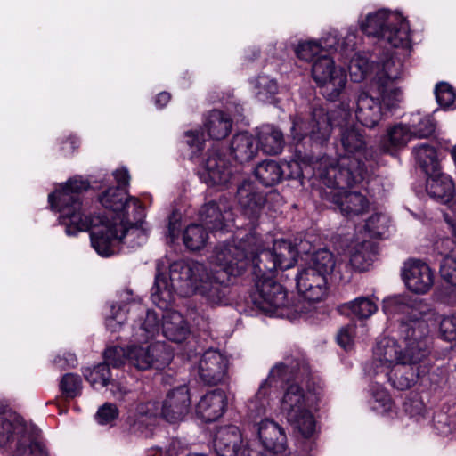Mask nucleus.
Segmentation results:
<instances>
[{
    "label": "nucleus",
    "instance_id": "obj_34",
    "mask_svg": "<svg viewBox=\"0 0 456 456\" xmlns=\"http://www.w3.org/2000/svg\"><path fill=\"white\" fill-rule=\"evenodd\" d=\"M255 175L265 186H273L281 181L285 169L274 160H266L256 166Z\"/></svg>",
    "mask_w": 456,
    "mask_h": 456
},
{
    "label": "nucleus",
    "instance_id": "obj_48",
    "mask_svg": "<svg viewBox=\"0 0 456 456\" xmlns=\"http://www.w3.org/2000/svg\"><path fill=\"white\" fill-rule=\"evenodd\" d=\"M61 387L68 396L74 397L80 393L82 382L79 376L68 373L62 377Z\"/></svg>",
    "mask_w": 456,
    "mask_h": 456
},
{
    "label": "nucleus",
    "instance_id": "obj_38",
    "mask_svg": "<svg viewBox=\"0 0 456 456\" xmlns=\"http://www.w3.org/2000/svg\"><path fill=\"white\" fill-rule=\"evenodd\" d=\"M367 332L368 330L365 324L350 323L338 330L337 341L341 347L349 350L356 341L363 339Z\"/></svg>",
    "mask_w": 456,
    "mask_h": 456
},
{
    "label": "nucleus",
    "instance_id": "obj_56",
    "mask_svg": "<svg viewBox=\"0 0 456 456\" xmlns=\"http://www.w3.org/2000/svg\"><path fill=\"white\" fill-rule=\"evenodd\" d=\"M79 146V140L76 136H70L63 143L62 150L66 152H71Z\"/></svg>",
    "mask_w": 456,
    "mask_h": 456
},
{
    "label": "nucleus",
    "instance_id": "obj_57",
    "mask_svg": "<svg viewBox=\"0 0 456 456\" xmlns=\"http://www.w3.org/2000/svg\"><path fill=\"white\" fill-rule=\"evenodd\" d=\"M170 94L167 92L159 93L155 98V105L158 108L165 107L170 101Z\"/></svg>",
    "mask_w": 456,
    "mask_h": 456
},
{
    "label": "nucleus",
    "instance_id": "obj_49",
    "mask_svg": "<svg viewBox=\"0 0 456 456\" xmlns=\"http://www.w3.org/2000/svg\"><path fill=\"white\" fill-rule=\"evenodd\" d=\"M118 416L117 406L110 403H106L101 406L96 414L95 419L100 425L111 424Z\"/></svg>",
    "mask_w": 456,
    "mask_h": 456
},
{
    "label": "nucleus",
    "instance_id": "obj_40",
    "mask_svg": "<svg viewBox=\"0 0 456 456\" xmlns=\"http://www.w3.org/2000/svg\"><path fill=\"white\" fill-rule=\"evenodd\" d=\"M359 319H367L378 310L376 302L369 297H359L345 305Z\"/></svg>",
    "mask_w": 456,
    "mask_h": 456
},
{
    "label": "nucleus",
    "instance_id": "obj_58",
    "mask_svg": "<svg viewBox=\"0 0 456 456\" xmlns=\"http://www.w3.org/2000/svg\"><path fill=\"white\" fill-rule=\"evenodd\" d=\"M158 452H159V454H163V449L162 448H156L155 449Z\"/></svg>",
    "mask_w": 456,
    "mask_h": 456
},
{
    "label": "nucleus",
    "instance_id": "obj_7",
    "mask_svg": "<svg viewBox=\"0 0 456 456\" xmlns=\"http://www.w3.org/2000/svg\"><path fill=\"white\" fill-rule=\"evenodd\" d=\"M383 311L389 317L403 315L398 318L400 324L421 326L427 329L425 340L428 343V333L436 328L440 336L448 341L456 340V314L451 316L441 315L426 304L423 300L412 298L408 295H395L388 297L383 301Z\"/></svg>",
    "mask_w": 456,
    "mask_h": 456
},
{
    "label": "nucleus",
    "instance_id": "obj_3",
    "mask_svg": "<svg viewBox=\"0 0 456 456\" xmlns=\"http://www.w3.org/2000/svg\"><path fill=\"white\" fill-rule=\"evenodd\" d=\"M400 324L398 338L384 337L378 340L369 375L387 380L397 390L413 387L429 370L425 363L429 350L425 340L427 329Z\"/></svg>",
    "mask_w": 456,
    "mask_h": 456
},
{
    "label": "nucleus",
    "instance_id": "obj_59",
    "mask_svg": "<svg viewBox=\"0 0 456 456\" xmlns=\"http://www.w3.org/2000/svg\"><path fill=\"white\" fill-rule=\"evenodd\" d=\"M424 127H425V125H424V124H421V125H419V126H418V128H421V129H423Z\"/></svg>",
    "mask_w": 456,
    "mask_h": 456
},
{
    "label": "nucleus",
    "instance_id": "obj_55",
    "mask_svg": "<svg viewBox=\"0 0 456 456\" xmlns=\"http://www.w3.org/2000/svg\"><path fill=\"white\" fill-rule=\"evenodd\" d=\"M182 444L177 439H172L168 444V447L165 449V454L167 456H176L181 449Z\"/></svg>",
    "mask_w": 456,
    "mask_h": 456
},
{
    "label": "nucleus",
    "instance_id": "obj_28",
    "mask_svg": "<svg viewBox=\"0 0 456 456\" xmlns=\"http://www.w3.org/2000/svg\"><path fill=\"white\" fill-rule=\"evenodd\" d=\"M237 199L246 215H256L265 203L264 195L256 186L248 180L244 181L238 188Z\"/></svg>",
    "mask_w": 456,
    "mask_h": 456
},
{
    "label": "nucleus",
    "instance_id": "obj_46",
    "mask_svg": "<svg viewBox=\"0 0 456 456\" xmlns=\"http://www.w3.org/2000/svg\"><path fill=\"white\" fill-rule=\"evenodd\" d=\"M435 94L438 105L444 110H449L453 106L455 93L448 83L441 82L437 84Z\"/></svg>",
    "mask_w": 456,
    "mask_h": 456
},
{
    "label": "nucleus",
    "instance_id": "obj_6",
    "mask_svg": "<svg viewBox=\"0 0 456 456\" xmlns=\"http://www.w3.org/2000/svg\"><path fill=\"white\" fill-rule=\"evenodd\" d=\"M297 254L296 247L285 240H275L272 249H265L256 234L250 233L241 239L239 245L229 243L216 247L210 263L219 268L217 271L226 283L229 276L240 275L250 265L255 270L256 263L271 274H274L278 268H291L297 262Z\"/></svg>",
    "mask_w": 456,
    "mask_h": 456
},
{
    "label": "nucleus",
    "instance_id": "obj_32",
    "mask_svg": "<svg viewBox=\"0 0 456 456\" xmlns=\"http://www.w3.org/2000/svg\"><path fill=\"white\" fill-rule=\"evenodd\" d=\"M257 142L263 151L270 155L280 153L284 145L282 133L270 125L263 126L260 128Z\"/></svg>",
    "mask_w": 456,
    "mask_h": 456
},
{
    "label": "nucleus",
    "instance_id": "obj_43",
    "mask_svg": "<svg viewBox=\"0 0 456 456\" xmlns=\"http://www.w3.org/2000/svg\"><path fill=\"white\" fill-rule=\"evenodd\" d=\"M183 142L188 147L186 152L188 158L194 160L199 158L200 153L204 149L203 133L200 128L187 130L183 135Z\"/></svg>",
    "mask_w": 456,
    "mask_h": 456
},
{
    "label": "nucleus",
    "instance_id": "obj_51",
    "mask_svg": "<svg viewBox=\"0 0 456 456\" xmlns=\"http://www.w3.org/2000/svg\"><path fill=\"white\" fill-rule=\"evenodd\" d=\"M320 43H322V49L330 50L336 49L338 50L340 37L338 31L336 29H330L325 31L322 36L317 39Z\"/></svg>",
    "mask_w": 456,
    "mask_h": 456
},
{
    "label": "nucleus",
    "instance_id": "obj_2",
    "mask_svg": "<svg viewBox=\"0 0 456 456\" xmlns=\"http://www.w3.org/2000/svg\"><path fill=\"white\" fill-rule=\"evenodd\" d=\"M158 273L151 289V300L162 313L163 335L175 343L184 341L190 329L184 317L172 308L175 294L183 297L199 295L211 306L226 305L230 302V289L218 271L209 272L199 262L176 261L169 265L168 274Z\"/></svg>",
    "mask_w": 456,
    "mask_h": 456
},
{
    "label": "nucleus",
    "instance_id": "obj_14",
    "mask_svg": "<svg viewBox=\"0 0 456 456\" xmlns=\"http://www.w3.org/2000/svg\"><path fill=\"white\" fill-rule=\"evenodd\" d=\"M403 77V65L395 58L384 61L382 69L372 77L371 86L377 89L385 110H395L403 101V88L397 86Z\"/></svg>",
    "mask_w": 456,
    "mask_h": 456
},
{
    "label": "nucleus",
    "instance_id": "obj_44",
    "mask_svg": "<svg viewBox=\"0 0 456 456\" xmlns=\"http://www.w3.org/2000/svg\"><path fill=\"white\" fill-rule=\"evenodd\" d=\"M319 160L313 163V167L311 165L302 163L300 164L297 160H291L289 162H286L282 165L283 168L286 167L289 170V173L285 175L292 178L304 177L306 176L311 170H313L314 175L320 179L319 175Z\"/></svg>",
    "mask_w": 456,
    "mask_h": 456
},
{
    "label": "nucleus",
    "instance_id": "obj_27",
    "mask_svg": "<svg viewBox=\"0 0 456 456\" xmlns=\"http://www.w3.org/2000/svg\"><path fill=\"white\" fill-rule=\"evenodd\" d=\"M349 261L351 265L358 271H366L371 265L376 249L373 243L367 239H356L349 246Z\"/></svg>",
    "mask_w": 456,
    "mask_h": 456
},
{
    "label": "nucleus",
    "instance_id": "obj_15",
    "mask_svg": "<svg viewBox=\"0 0 456 456\" xmlns=\"http://www.w3.org/2000/svg\"><path fill=\"white\" fill-rule=\"evenodd\" d=\"M436 124L428 115L419 112L411 116L409 126L397 124L387 130V135L381 141L384 151L393 154V151L404 147L412 138H426L435 131Z\"/></svg>",
    "mask_w": 456,
    "mask_h": 456
},
{
    "label": "nucleus",
    "instance_id": "obj_22",
    "mask_svg": "<svg viewBox=\"0 0 456 456\" xmlns=\"http://www.w3.org/2000/svg\"><path fill=\"white\" fill-rule=\"evenodd\" d=\"M228 405V397L223 389L216 388L204 394L195 406L196 416L205 422L221 418Z\"/></svg>",
    "mask_w": 456,
    "mask_h": 456
},
{
    "label": "nucleus",
    "instance_id": "obj_30",
    "mask_svg": "<svg viewBox=\"0 0 456 456\" xmlns=\"http://www.w3.org/2000/svg\"><path fill=\"white\" fill-rule=\"evenodd\" d=\"M452 229L455 241L449 239L443 240L437 245V248H445L441 251V254L444 255L440 267L441 276L448 283L456 286V226Z\"/></svg>",
    "mask_w": 456,
    "mask_h": 456
},
{
    "label": "nucleus",
    "instance_id": "obj_41",
    "mask_svg": "<svg viewBox=\"0 0 456 456\" xmlns=\"http://www.w3.org/2000/svg\"><path fill=\"white\" fill-rule=\"evenodd\" d=\"M322 43L317 39L300 41L295 48L297 57L304 61L314 62L322 54Z\"/></svg>",
    "mask_w": 456,
    "mask_h": 456
},
{
    "label": "nucleus",
    "instance_id": "obj_10",
    "mask_svg": "<svg viewBox=\"0 0 456 456\" xmlns=\"http://www.w3.org/2000/svg\"><path fill=\"white\" fill-rule=\"evenodd\" d=\"M191 410V395L187 386H180L168 391L159 405L156 402H148L137 405L131 419V429L134 433L148 437L152 434L159 417L169 423H177L185 419Z\"/></svg>",
    "mask_w": 456,
    "mask_h": 456
},
{
    "label": "nucleus",
    "instance_id": "obj_36",
    "mask_svg": "<svg viewBox=\"0 0 456 456\" xmlns=\"http://www.w3.org/2000/svg\"><path fill=\"white\" fill-rule=\"evenodd\" d=\"M416 161L426 174H433L438 172L440 164L437 158L436 151L434 147L428 143L416 146L413 149Z\"/></svg>",
    "mask_w": 456,
    "mask_h": 456
},
{
    "label": "nucleus",
    "instance_id": "obj_13",
    "mask_svg": "<svg viewBox=\"0 0 456 456\" xmlns=\"http://www.w3.org/2000/svg\"><path fill=\"white\" fill-rule=\"evenodd\" d=\"M337 159L323 156L319 163L322 159L328 158L337 167L338 173H340V170L342 173H347L348 169L354 172H367L363 160H367L370 154L363 136L354 126L342 130L340 147L337 148Z\"/></svg>",
    "mask_w": 456,
    "mask_h": 456
},
{
    "label": "nucleus",
    "instance_id": "obj_19",
    "mask_svg": "<svg viewBox=\"0 0 456 456\" xmlns=\"http://www.w3.org/2000/svg\"><path fill=\"white\" fill-rule=\"evenodd\" d=\"M255 432L265 449L257 456H286L288 439L285 428L269 418L255 422Z\"/></svg>",
    "mask_w": 456,
    "mask_h": 456
},
{
    "label": "nucleus",
    "instance_id": "obj_35",
    "mask_svg": "<svg viewBox=\"0 0 456 456\" xmlns=\"http://www.w3.org/2000/svg\"><path fill=\"white\" fill-rule=\"evenodd\" d=\"M23 430V427L13 413L5 409L0 401V445L6 444L14 434Z\"/></svg>",
    "mask_w": 456,
    "mask_h": 456
},
{
    "label": "nucleus",
    "instance_id": "obj_31",
    "mask_svg": "<svg viewBox=\"0 0 456 456\" xmlns=\"http://www.w3.org/2000/svg\"><path fill=\"white\" fill-rule=\"evenodd\" d=\"M204 127L210 138L222 140L231 133L232 120L228 114L214 110L207 115Z\"/></svg>",
    "mask_w": 456,
    "mask_h": 456
},
{
    "label": "nucleus",
    "instance_id": "obj_21",
    "mask_svg": "<svg viewBox=\"0 0 456 456\" xmlns=\"http://www.w3.org/2000/svg\"><path fill=\"white\" fill-rule=\"evenodd\" d=\"M199 218L201 224L212 232L228 230L232 227L234 222L230 207L223 201L218 204L210 201L202 206Z\"/></svg>",
    "mask_w": 456,
    "mask_h": 456
},
{
    "label": "nucleus",
    "instance_id": "obj_47",
    "mask_svg": "<svg viewBox=\"0 0 456 456\" xmlns=\"http://www.w3.org/2000/svg\"><path fill=\"white\" fill-rule=\"evenodd\" d=\"M359 42L357 30L355 28H348L346 34L340 37L338 51L341 55L349 58L355 53V47Z\"/></svg>",
    "mask_w": 456,
    "mask_h": 456
},
{
    "label": "nucleus",
    "instance_id": "obj_37",
    "mask_svg": "<svg viewBox=\"0 0 456 456\" xmlns=\"http://www.w3.org/2000/svg\"><path fill=\"white\" fill-rule=\"evenodd\" d=\"M251 85L255 97L262 102H271L279 91L276 80L267 75L256 77Z\"/></svg>",
    "mask_w": 456,
    "mask_h": 456
},
{
    "label": "nucleus",
    "instance_id": "obj_26",
    "mask_svg": "<svg viewBox=\"0 0 456 456\" xmlns=\"http://www.w3.org/2000/svg\"><path fill=\"white\" fill-rule=\"evenodd\" d=\"M110 366H112V364L108 363L104 359L103 363L95 365L93 368H86L83 370L84 377L94 389H99L110 384V390L113 395L121 396L126 393V390L122 386H116L114 381L110 379Z\"/></svg>",
    "mask_w": 456,
    "mask_h": 456
},
{
    "label": "nucleus",
    "instance_id": "obj_33",
    "mask_svg": "<svg viewBox=\"0 0 456 456\" xmlns=\"http://www.w3.org/2000/svg\"><path fill=\"white\" fill-rule=\"evenodd\" d=\"M377 379L370 387V405L372 411L380 415H390L394 410V403L389 393Z\"/></svg>",
    "mask_w": 456,
    "mask_h": 456
},
{
    "label": "nucleus",
    "instance_id": "obj_18",
    "mask_svg": "<svg viewBox=\"0 0 456 456\" xmlns=\"http://www.w3.org/2000/svg\"><path fill=\"white\" fill-rule=\"evenodd\" d=\"M426 175H428L427 191L428 195L446 206V209L444 210V219L452 228L456 227L455 186L453 181L449 175L442 173L440 169H438V172Z\"/></svg>",
    "mask_w": 456,
    "mask_h": 456
},
{
    "label": "nucleus",
    "instance_id": "obj_60",
    "mask_svg": "<svg viewBox=\"0 0 456 456\" xmlns=\"http://www.w3.org/2000/svg\"><path fill=\"white\" fill-rule=\"evenodd\" d=\"M147 456H152V455H151V452H148V454H147Z\"/></svg>",
    "mask_w": 456,
    "mask_h": 456
},
{
    "label": "nucleus",
    "instance_id": "obj_5",
    "mask_svg": "<svg viewBox=\"0 0 456 456\" xmlns=\"http://www.w3.org/2000/svg\"><path fill=\"white\" fill-rule=\"evenodd\" d=\"M312 77L327 100H340L338 110L328 115L324 109L315 108L312 113V125L297 116L292 121L291 136L297 143L309 135L313 141L323 142L328 140L333 126H346L351 117L352 106L346 102L347 76L343 67L337 65L329 54L322 55L312 64Z\"/></svg>",
    "mask_w": 456,
    "mask_h": 456
},
{
    "label": "nucleus",
    "instance_id": "obj_20",
    "mask_svg": "<svg viewBox=\"0 0 456 456\" xmlns=\"http://www.w3.org/2000/svg\"><path fill=\"white\" fill-rule=\"evenodd\" d=\"M402 277L407 289L416 294H426L434 284V273L429 265L417 259L404 263Z\"/></svg>",
    "mask_w": 456,
    "mask_h": 456
},
{
    "label": "nucleus",
    "instance_id": "obj_24",
    "mask_svg": "<svg viewBox=\"0 0 456 456\" xmlns=\"http://www.w3.org/2000/svg\"><path fill=\"white\" fill-rule=\"evenodd\" d=\"M381 102L366 92H361L356 100L355 117L367 127H374L382 118Z\"/></svg>",
    "mask_w": 456,
    "mask_h": 456
},
{
    "label": "nucleus",
    "instance_id": "obj_25",
    "mask_svg": "<svg viewBox=\"0 0 456 456\" xmlns=\"http://www.w3.org/2000/svg\"><path fill=\"white\" fill-rule=\"evenodd\" d=\"M370 54L366 52H358L349 57L348 72L353 82L360 83L372 74L374 77L379 70L382 69V63L391 58H386L375 64L370 61Z\"/></svg>",
    "mask_w": 456,
    "mask_h": 456
},
{
    "label": "nucleus",
    "instance_id": "obj_54",
    "mask_svg": "<svg viewBox=\"0 0 456 456\" xmlns=\"http://www.w3.org/2000/svg\"><path fill=\"white\" fill-rule=\"evenodd\" d=\"M113 176L116 182L118 183V186L116 188H124L128 183L130 176L128 174V170L125 167H120L116 169L113 172Z\"/></svg>",
    "mask_w": 456,
    "mask_h": 456
},
{
    "label": "nucleus",
    "instance_id": "obj_11",
    "mask_svg": "<svg viewBox=\"0 0 456 456\" xmlns=\"http://www.w3.org/2000/svg\"><path fill=\"white\" fill-rule=\"evenodd\" d=\"M336 262L333 254L321 249L300 265L296 275L297 289L306 300H322L329 291L328 277L332 273Z\"/></svg>",
    "mask_w": 456,
    "mask_h": 456
},
{
    "label": "nucleus",
    "instance_id": "obj_9",
    "mask_svg": "<svg viewBox=\"0 0 456 456\" xmlns=\"http://www.w3.org/2000/svg\"><path fill=\"white\" fill-rule=\"evenodd\" d=\"M360 30L387 48L408 50L412 36L410 22L398 10L381 8L362 14L358 18Z\"/></svg>",
    "mask_w": 456,
    "mask_h": 456
},
{
    "label": "nucleus",
    "instance_id": "obj_52",
    "mask_svg": "<svg viewBox=\"0 0 456 456\" xmlns=\"http://www.w3.org/2000/svg\"><path fill=\"white\" fill-rule=\"evenodd\" d=\"M53 364L61 370L75 367L77 365V357L70 352H61L53 359Z\"/></svg>",
    "mask_w": 456,
    "mask_h": 456
},
{
    "label": "nucleus",
    "instance_id": "obj_42",
    "mask_svg": "<svg viewBox=\"0 0 456 456\" xmlns=\"http://www.w3.org/2000/svg\"><path fill=\"white\" fill-rule=\"evenodd\" d=\"M391 224L390 217L383 212L372 214L365 223V231L370 237H380L386 234Z\"/></svg>",
    "mask_w": 456,
    "mask_h": 456
},
{
    "label": "nucleus",
    "instance_id": "obj_16",
    "mask_svg": "<svg viewBox=\"0 0 456 456\" xmlns=\"http://www.w3.org/2000/svg\"><path fill=\"white\" fill-rule=\"evenodd\" d=\"M199 175L200 180L208 186L223 190L232 183L234 169L217 150L212 149L200 163Z\"/></svg>",
    "mask_w": 456,
    "mask_h": 456
},
{
    "label": "nucleus",
    "instance_id": "obj_53",
    "mask_svg": "<svg viewBox=\"0 0 456 456\" xmlns=\"http://www.w3.org/2000/svg\"><path fill=\"white\" fill-rule=\"evenodd\" d=\"M18 452L19 453L25 454L28 452V454L26 456H47L45 447L38 442H31L28 448L22 447V445L20 444Z\"/></svg>",
    "mask_w": 456,
    "mask_h": 456
},
{
    "label": "nucleus",
    "instance_id": "obj_29",
    "mask_svg": "<svg viewBox=\"0 0 456 456\" xmlns=\"http://www.w3.org/2000/svg\"><path fill=\"white\" fill-rule=\"evenodd\" d=\"M258 149L256 138L247 132L235 134L231 143L232 154L240 163L253 159Z\"/></svg>",
    "mask_w": 456,
    "mask_h": 456
},
{
    "label": "nucleus",
    "instance_id": "obj_8",
    "mask_svg": "<svg viewBox=\"0 0 456 456\" xmlns=\"http://www.w3.org/2000/svg\"><path fill=\"white\" fill-rule=\"evenodd\" d=\"M320 180L330 189L325 191V197L338 206L346 216H354L362 214L369 208L365 196L357 191H347L346 188L364 181L367 172L338 173L337 167L328 158L322 159L319 168Z\"/></svg>",
    "mask_w": 456,
    "mask_h": 456
},
{
    "label": "nucleus",
    "instance_id": "obj_4",
    "mask_svg": "<svg viewBox=\"0 0 456 456\" xmlns=\"http://www.w3.org/2000/svg\"><path fill=\"white\" fill-rule=\"evenodd\" d=\"M127 312H145V316L133 325L131 342L126 348L114 346L105 350L106 362L114 368L127 365L139 370L163 369L168 365L173 358L168 346L162 342L149 344L159 332V314L154 311L145 310L143 305L134 302L125 305L113 304L106 317V328L111 332L120 330Z\"/></svg>",
    "mask_w": 456,
    "mask_h": 456
},
{
    "label": "nucleus",
    "instance_id": "obj_39",
    "mask_svg": "<svg viewBox=\"0 0 456 456\" xmlns=\"http://www.w3.org/2000/svg\"><path fill=\"white\" fill-rule=\"evenodd\" d=\"M202 225V224L186 225L183 234V240L189 249L199 250L205 246L208 236Z\"/></svg>",
    "mask_w": 456,
    "mask_h": 456
},
{
    "label": "nucleus",
    "instance_id": "obj_50",
    "mask_svg": "<svg viewBox=\"0 0 456 456\" xmlns=\"http://www.w3.org/2000/svg\"><path fill=\"white\" fill-rule=\"evenodd\" d=\"M184 225V220L182 213L177 210L174 211L168 218L167 227V235L170 238L171 242L179 237Z\"/></svg>",
    "mask_w": 456,
    "mask_h": 456
},
{
    "label": "nucleus",
    "instance_id": "obj_45",
    "mask_svg": "<svg viewBox=\"0 0 456 456\" xmlns=\"http://www.w3.org/2000/svg\"><path fill=\"white\" fill-rule=\"evenodd\" d=\"M403 411L410 419H412L417 423H421L427 419L426 408L422 400L415 395L407 398L403 403Z\"/></svg>",
    "mask_w": 456,
    "mask_h": 456
},
{
    "label": "nucleus",
    "instance_id": "obj_23",
    "mask_svg": "<svg viewBox=\"0 0 456 456\" xmlns=\"http://www.w3.org/2000/svg\"><path fill=\"white\" fill-rule=\"evenodd\" d=\"M242 436L236 426H225L217 429L214 446L218 456H250L251 451L241 448Z\"/></svg>",
    "mask_w": 456,
    "mask_h": 456
},
{
    "label": "nucleus",
    "instance_id": "obj_1",
    "mask_svg": "<svg viewBox=\"0 0 456 456\" xmlns=\"http://www.w3.org/2000/svg\"><path fill=\"white\" fill-rule=\"evenodd\" d=\"M88 188L87 180L74 176L59 183L48 195L50 207L59 213V223L68 236L91 229L92 247L103 257L117 254L121 245L135 248L146 242L150 226L138 199L128 196L124 188L110 187L99 195L98 200L111 216H90L87 202L81 196Z\"/></svg>",
    "mask_w": 456,
    "mask_h": 456
},
{
    "label": "nucleus",
    "instance_id": "obj_12",
    "mask_svg": "<svg viewBox=\"0 0 456 456\" xmlns=\"http://www.w3.org/2000/svg\"><path fill=\"white\" fill-rule=\"evenodd\" d=\"M256 289L251 293L253 305L270 316L290 318L291 311L284 288L273 281L274 274L266 273L259 263L252 270Z\"/></svg>",
    "mask_w": 456,
    "mask_h": 456
},
{
    "label": "nucleus",
    "instance_id": "obj_17",
    "mask_svg": "<svg viewBox=\"0 0 456 456\" xmlns=\"http://www.w3.org/2000/svg\"><path fill=\"white\" fill-rule=\"evenodd\" d=\"M192 370L206 384L216 385L224 380L229 366L228 358L218 350L208 349L190 358Z\"/></svg>",
    "mask_w": 456,
    "mask_h": 456
}]
</instances>
